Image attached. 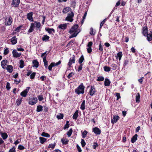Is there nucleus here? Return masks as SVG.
<instances>
[{"instance_id":"47","label":"nucleus","mask_w":152,"mask_h":152,"mask_svg":"<svg viewBox=\"0 0 152 152\" xmlns=\"http://www.w3.org/2000/svg\"><path fill=\"white\" fill-rule=\"evenodd\" d=\"M64 116V115L62 114H60L56 116V117L58 119H62Z\"/></svg>"},{"instance_id":"6","label":"nucleus","mask_w":152,"mask_h":152,"mask_svg":"<svg viewBox=\"0 0 152 152\" xmlns=\"http://www.w3.org/2000/svg\"><path fill=\"white\" fill-rule=\"evenodd\" d=\"M37 102V99L36 97L34 98L29 100L28 103L29 104L33 105L36 104Z\"/></svg>"},{"instance_id":"54","label":"nucleus","mask_w":152,"mask_h":152,"mask_svg":"<svg viewBox=\"0 0 152 152\" xmlns=\"http://www.w3.org/2000/svg\"><path fill=\"white\" fill-rule=\"evenodd\" d=\"M38 99L40 101H42L43 99V96H42V95H39L38 97Z\"/></svg>"},{"instance_id":"3","label":"nucleus","mask_w":152,"mask_h":152,"mask_svg":"<svg viewBox=\"0 0 152 152\" xmlns=\"http://www.w3.org/2000/svg\"><path fill=\"white\" fill-rule=\"evenodd\" d=\"M74 15V14L73 12L70 13H68V15L66 18V20L70 22H72L73 20V18Z\"/></svg>"},{"instance_id":"7","label":"nucleus","mask_w":152,"mask_h":152,"mask_svg":"<svg viewBox=\"0 0 152 152\" xmlns=\"http://www.w3.org/2000/svg\"><path fill=\"white\" fill-rule=\"evenodd\" d=\"M13 57L16 58L19 57L21 55V53H18L15 50H14L12 52Z\"/></svg>"},{"instance_id":"22","label":"nucleus","mask_w":152,"mask_h":152,"mask_svg":"<svg viewBox=\"0 0 152 152\" xmlns=\"http://www.w3.org/2000/svg\"><path fill=\"white\" fill-rule=\"evenodd\" d=\"M47 56V54H46V56L44 57L43 58V61L44 62V66L46 68H47L48 66V61L46 59Z\"/></svg>"},{"instance_id":"29","label":"nucleus","mask_w":152,"mask_h":152,"mask_svg":"<svg viewBox=\"0 0 152 152\" xmlns=\"http://www.w3.org/2000/svg\"><path fill=\"white\" fill-rule=\"evenodd\" d=\"M50 34L52 33V32H53V33L55 32V30L53 28H48L45 29Z\"/></svg>"},{"instance_id":"14","label":"nucleus","mask_w":152,"mask_h":152,"mask_svg":"<svg viewBox=\"0 0 152 152\" xmlns=\"http://www.w3.org/2000/svg\"><path fill=\"white\" fill-rule=\"evenodd\" d=\"M10 39L12 45H15L17 43V39L15 36L12 37Z\"/></svg>"},{"instance_id":"48","label":"nucleus","mask_w":152,"mask_h":152,"mask_svg":"<svg viewBox=\"0 0 152 152\" xmlns=\"http://www.w3.org/2000/svg\"><path fill=\"white\" fill-rule=\"evenodd\" d=\"M55 143L51 144H49L48 148H51L52 149H53L55 146Z\"/></svg>"},{"instance_id":"24","label":"nucleus","mask_w":152,"mask_h":152,"mask_svg":"<svg viewBox=\"0 0 152 152\" xmlns=\"http://www.w3.org/2000/svg\"><path fill=\"white\" fill-rule=\"evenodd\" d=\"M32 63L34 66L36 68L38 67L39 63L37 60H33Z\"/></svg>"},{"instance_id":"30","label":"nucleus","mask_w":152,"mask_h":152,"mask_svg":"<svg viewBox=\"0 0 152 152\" xmlns=\"http://www.w3.org/2000/svg\"><path fill=\"white\" fill-rule=\"evenodd\" d=\"M70 9L69 7H66L63 9L62 12L64 13H66L69 11Z\"/></svg>"},{"instance_id":"59","label":"nucleus","mask_w":152,"mask_h":152,"mask_svg":"<svg viewBox=\"0 0 152 152\" xmlns=\"http://www.w3.org/2000/svg\"><path fill=\"white\" fill-rule=\"evenodd\" d=\"M83 65L82 64H80V65L78 69V71H80L82 70Z\"/></svg>"},{"instance_id":"21","label":"nucleus","mask_w":152,"mask_h":152,"mask_svg":"<svg viewBox=\"0 0 152 152\" xmlns=\"http://www.w3.org/2000/svg\"><path fill=\"white\" fill-rule=\"evenodd\" d=\"M151 33L148 34L146 36H147V40L148 41H150L152 40V31H150Z\"/></svg>"},{"instance_id":"20","label":"nucleus","mask_w":152,"mask_h":152,"mask_svg":"<svg viewBox=\"0 0 152 152\" xmlns=\"http://www.w3.org/2000/svg\"><path fill=\"white\" fill-rule=\"evenodd\" d=\"M6 69L8 72L11 73L12 72L13 68L12 65H8Z\"/></svg>"},{"instance_id":"11","label":"nucleus","mask_w":152,"mask_h":152,"mask_svg":"<svg viewBox=\"0 0 152 152\" xmlns=\"http://www.w3.org/2000/svg\"><path fill=\"white\" fill-rule=\"evenodd\" d=\"M119 119V117L117 116H113V118L111 120V122L112 124H114L117 122V121Z\"/></svg>"},{"instance_id":"8","label":"nucleus","mask_w":152,"mask_h":152,"mask_svg":"<svg viewBox=\"0 0 152 152\" xmlns=\"http://www.w3.org/2000/svg\"><path fill=\"white\" fill-rule=\"evenodd\" d=\"M33 15V12H31L29 13H28L26 15L27 18L29 20L31 21H33V19L32 18V16Z\"/></svg>"},{"instance_id":"53","label":"nucleus","mask_w":152,"mask_h":152,"mask_svg":"<svg viewBox=\"0 0 152 152\" xmlns=\"http://www.w3.org/2000/svg\"><path fill=\"white\" fill-rule=\"evenodd\" d=\"M74 74H75V73L74 72H72L70 73L67 76V77L69 79L70 77H72L73 75H74Z\"/></svg>"},{"instance_id":"13","label":"nucleus","mask_w":152,"mask_h":152,"mask_svg":"<svg viewBox=\"0 0 152 152\" xmlns=\"http://www.w3.org/2000/svg\"><path fill=\"white\" fill-rule=\"evenodd\" d=\"M35 23H31L30 28L29 29L28 32V33H31L34 30L35 27Z\"/></svg>"},{"instance_id":"26","label":"nucleus","mask_w":152,"mask_h":152,"mask_svg":"<svg viewBox=\"0 0 152 152\" xmlns=\"http://www.w3.org/2000/svg\"><path fill=\"white\" fill-rule=\"evenodd\" d=\"M137 134H135V135L133 136L131 139V142L132 143H134L137 140Z\"/></svg>"},{"instance_id":"60","label":"nucleus","mask_w":152,"mask_h":152,"mask_svg":"<svg viewBox=\"0 0 152 152\" xmlns=\"http://www.w3.org/2000/svg\"><path fill=\"white\" fill-rule=\"evenodd\" d=\"M9 152H15V148L13 147L9 151Z\"/></svg>"},{"instance_id":"23","label":"nucleus","mask_w":152,"mask_h":152,"mask_svg":"<svg viewBox=\"0 0 152 152\" xmlns=\"http://www.w3.org/2000/svg\"><path fill=\"white\" fill-rule=\"evenodd\" d=\"M0 134L1 136L4 140L7 139L8 137V135L6 133L1 132Z\"/></svg>"},{"instance_id":"10","label":"nucleus","mask_w":152,"mask_h":152,"mask_svg":"<svg viewBox=\"0 0 152 152\" xmlns=\"http://www.w3.org/2000/svg\"><path fill=\"white\" fill-rule=\"evenodd\" d=\"M20 2V0H13L12 5L14 7H17L18 5Z\"/></svg>"},{"instance_id":"4","label":"nucleus","mask_w":152,"mask_h":152,"mask_svg":"<svg viewBox=\"0 0 152 152\" xmlns=\"http://www.w3.org/2000/svg\"><path fill=\"white\" fill-rule=\"evenodd\" d=\"M12 22V18L11 17H8L5 19V23L6 26L10 25Z\"/></svg>"},{"instance_id":"31","label":"nucleus","mask_w":152,"mask_h":152,"mask_svg":"<svg viewBox=\"0 0 152 152\" xmlns=\"http://www.w3.org/2000/svg\"><path fill=\"white\" fill-rule=\"evenodd\" d=\"M49 38V37L47 35H44L42 38V40L43 41H47L48 40Z\"/></svg>"},{"instance_id":"51","label":"nucleus","mask_w":152,"mask_h":152,"mask_svg":"<svg viewBox=\"0 0 152 152\" xmlns=\"http://www.w3.org/2000/svg\"><path fill=\"white\" fill-rule=\"evenodd\" d=\"M9 53V49H8V48H7L4 50V55H6L7 54Z\"/></svg>"},{"instance_id":"2","label":"nucleus","mask_w":152,"mask_h":152,"mask_svg":"<svg viewBox=\"0 0 152 152\" xmlns=\"http://www.w3.org/2000/svg\"><path fill=\"white\" fill-rule=\"evenodd\" d=\"M85 87L83 84L80 85L75 90V92L77 94H83L84 93Z\"/></svg>"},{"instance_id":"42","label":"nucleus","mask_w":152,"mask_h":152,"mask_svg":"<svg viewBox=\"0 0 152 152\" xmlns=\"http://www.w3.org/2000/svg\"><path fill=\"white\" fill-rule=\"evenodd\" d=\"M69 122L68 121H67L66 122V124L64 126V129H67L69 128Z\"/></svg>"},{"instance_id":"41","label":"nucleus","mask_w":152,"mask_h":152,"mask_svg":"<svg viewBox=\"0 0 152 152\" xmlns=\"http://www.w3.org/2000/svg\"><path fill=\"white\" fill-rule=\"evenodd\" d=\"M73 132V130L72 129H70L67 132V134L68 137H70L71 135Z\"/></svg>"},{"instance_id":"44","label":"nucleus","mask_w":152,"mask_h":152,"mask_svg":"<svg viewBox=\"0 0 152 152\" xmlns=\"http://www.w3.org/2000/svg\"><path fill=\"white\" fill-rule=\"evenodd\" d=\"M54 64L53 62H52L50 64L49 66L48 69L49 70L51 71L53 67L54 66Z\"/></svg>"},{"instance_id":"57","label":"nucleus","mask_w":152,"mask_h":152,"mask_svg":"<svg viewBox=\"0 0 152 152\" xmlns=\"http://www.w3.org/2000/svg\"><path fill=\"white\" fill-rule=\"evenodd\" d=\"M18 148L20 150H22L25 149V147L22 145H19L18 146Z\"/></svg>"},{"instance_id":"1","label":"nucleus","mask_w":152,"mask_h":152,"mask_svg":"<svg viewBox=\"0 0 152 152\" xmlns=\"http://www.w3.org/2000/svg\"><path fill=\"white\" fill-rule=\"evenodd\" d=\"M78 27V26L77 24L74 25L72 27L69 31V33L72 34L69 37L70 38L74 37L77 36L79 32L77 29Z\"/></svg>"},{"instance_id":"45","label":"nucleus","mask_w":152,"mask_h":152,"mask_svg":"<svg viewBox=\"0 0 152 152\" xmlns=\"http://www.w3.org/2000/svg\"><path fill=\"white\" fill-rule=\"evenodd\" d=\"M88 133V132L85 130L82 133V137L83 138H85L87 134Z\"/></svg>"},{"instance_id":"43","label":"nucleus","mask_w":152,"mask_h":152,"mask_svg":"<svg viewBox=\"0 0 152 152\" xmlns=\"http://www.w3.org/2000/svg\"><path fill=\"white\" fill-rule=\"evenodd\" d=\"M22 101V98H20V99H18L16 101V103L17 105H19Z\"/></svg>"},{"instance_id":"55","label":"nucleus","mask_w":152,"mask_h":152,"mask_svg":"<svg viewBox=\"0 0 152 152\" xmlns=\"http://www.w3.org/2000/svg\"><path fill=\"white\" fill-rule=\"evenodd\" d=\"M35 74L36 73L35 72H33L30 75V78L31 79H33L34 78L35 75Z\"/></svg>"},{"instance_id":"46","label":"nucleus","mask_w":152,"mask_h":152,"mask_svg":"<svg viewBox=\"0 0 152 152\" xmlns=\"http://www.w3.org/2000/svg\"><path fill=\"white\" fill-rule=\"evenodd\" d=\"M104 70L105 72H109L110 70V68L109 67L104 66Z\"/></svg>"},{"instance_id":"36","label":"nucleus","mask_w":152,"mask_h":152,"mask_svg":"<svg viewBox=\"0 0 152 152\" xmlns=\"http://www.w3.org/2000/svg\"><path fill=\"white\" fill-rule=\"evenodd\" d=\"M43 107L42 106L39 105L37 106V112L41 111L42 110Z\"/></svg>"},{"instance_id":"39","label":"nucleus","mask_w":152,"mask_h":152,"mask_svg":"<svg viewBox=\"0 0 152 152\" xmlns=\"http://www.w3.org/2000/svg\"><path fill=\"white\" fill-rule=\"evenodd\" d=\"M84 58L83 55L81 56L79 60V62L80 64H82L83 61L84 60Z\"/></svg>"},{"instance_id":"32","label":"nucleus","mask_w":152,"mask_h":152,"mask_svg":"<svg viewBox=\"0 0 152 152\" xmlns=\"http://www.w3.org/2000/svg\"><path fill=\"white\" fill-rule=\"evenodd\" d=\"M40 142L41 143L43 144L47 140V139L43 137H39Z\"/></svg>"},{"instance_id":"58","label":"nucleus","mask_w":152,"mask_h":152,"mask_svg":"<svg viewBox=\"0 0 152 152\" xmlns=\"http://www.w3.org/2000/svg\"><path fill=\"white\" fill-rule=\"evenodd\" d=\"M116 96H117V100H118L119 99L121 98V96H120V94L119 93H115Z\"/></svg>"},{"instance_id":"61","label":"nucleus","mask_w":152,"mask_h":152,"mask_svg":"<svg viewBox=\"0 0 152 152\" xmlns=\"http://www.w3.org/2000/svg\"><path fill=\"white\" fill-rule=\"evenodd\" d=\"M22 27V26H20L19 27L16 28L15 31H17L18 32L19 31L21 28Z\"/></svg>"},{"instance_id":"15","label":"nucleus","mask_w":152,"mask_h":152,"mask_svg":"<svg viewBox=\"0 0 152 152\" xmlns=\"http://www.w3.org/2000/svg\"><path fill=\"white\" fill-rule=\"evenodd\" d=\"M58 28L62 30H64L66 29L67 27V24L64 23L59 25Z\"/></svg>"},{"instance_id":"19","label":"nucleus","mask_w":152,"mask_h":152,"mask_svg":"<svg viewBox=\"0 0 152 152\" xmlns=\"http://www.w3.org/2000/svg\"><path fill=\"white\" fill-rule=\"evenodd\" d=\"M143 31L142 32V33L144 36H146V35L148 34V29L146 27H144L142 29Z\"/></svg>"},{"instance_id":"63","label":"nucleus","mask_w":152,"mask_h":152,"mask_svg":"<svg viewBox=\"0 0 152 152\" xmlns=\"http://www.w3.org/2000/svg\"><path fill=\"white\" fill-rule=\"evenodd\" d=\"M91 31L90 32V34L91 35H94L95 34V33H94L93 31V29L92 28H91L90 29Z\"/></svg>"},{"instance_id":"34","label":"nucleus","mask_w":152,"mask_h":152,"mask_svg":"<svg viewBox=\"0 0 152 152\" xmlns=\"http://www.w3.org/2000/svg\"><path fill=\"white\" fill-rule=\"evenodd\" d=\"M41 135L42 136L45 137H49L50 135L48 133H46L43 132L41 134Z\"/></svg>"},{"instance_id":"50","label":"nucleus","mask_w":152,"mask_h":152,"mask_svg":"<svg viewBox=\"0 0 152 152\" xmlns=\"http://www.w3.org/2000/svg\"><path fill=\"white\" fill-rule=\"evenodd\" d=\"M104 78L102 76H100L98 77L97 80L99 81H103L104 80Z\"/></svg>"},{"instance_id":"27","label":"nucleus","mask_w":152,"mask_h":152,"mask_svg":"<svg viewBox=\"0 0 152 152\" xmlns=\"http://www.w3.org/2000/svg\"><path fill=\"white\" fill-rule=\"evenodd\" d=\"M140 96L139 93H137L136 96V101L137 103H138L140 101Z\"/></svg>"},{"instance_id":"62","label":"nucleus","mask_w":152,"mask_h":152,"mask_svg":"<svg viewBox=\"0 0 152 152\" xmlns=\"http://www.w3.org/2000/svg\"><path fill=\"white\" fill-rule=\"evenodd\" d=\"M99 50L101 51H102L103 50V47L101 43H100V44L99 45Z\"/></svg>"},{"instance_id":"52","label":"nucleus","mask_w":152,"mask_h":152,"mask_svg":"<svg viewBox=\"0 0 152 152\" xmlns=\"http://www.w3.org/2000/svg\"><path fill=\"white\" fill-rule=\"evenodd\" d=\"M110 66L112 67V69L113 70H115L117 67V65L115 64H112Z\"/></svg>"},{"instance_id":"38","label":"nucleus","mask_w":152,"mask_h":152,"mask_svg":"<svg viewBox=\"0 0 152 152\" xmlns=\"http://www.w3.org/2000/svg\"><path fill=\"white\" fill-rule=\"evenodd\" d=\"M61 141L64 144H66L69 142V140L66 139H61Z\"/></svg>"},{"instance_id":"40","label":"nucleus","mask_w":152,"mask_h":152,"mask_svg":"<svg viewBox=\"0 0 152 152\" xmlns=\"http://www.w3.org/2000/svg\"><path fill=\"white\" fill-rule=\"evenodd\" d=\"M24 61L22 60H21L20 61L19 67L21 68H22L24 67Z\"/></svg>"},{"instance_id":"33","label":"nucleus","mask_w":152,"mask_h":152,"mask_svg":"<svg viewBox=\"0 0 152 152\" xmlns=\"http://www.w3.org/2000/svg\"><path fill=\"white\" fill-rule=\"evenodd\" d=\"M78 116V111L77 110L74 113L73 118L74 119L76 120Z\"/></svg>"},{"instance_id":"12","label":"nucleus","mask_w":152,"mask_h":152,"mask_svg":"<svg viewBox=\"0 0 152 152\" xmlns=\"http://www.w3.org/2000/svg\"><path fill=\"white\" fill-rule=\"evenodd\" d=\"M35 23H31L30 28L29 29L28 32V33H31L34 30L35 27Z\"/></svg>"},{"instance_id":"9","label":"nucleus","mask_w":152,"mask_h":152,"mask_svg":"<svg viewBox=\"0 0 152 152\" xmlns=\"http://www.w3.org/2000/svg\"><path fill=\"white\" fill-rule=\"evenodd\" d=\"M93 132L96 134H100L101 133L100 130L97 127L93 128Z\"/></svg>"},{"instance_id":"56","label":"nucleus","mask_w":152,"mask_h":152,"mask_svg":"<svg viewBox=\"0 0 152 152\" xmlns=\"http://www.w3.org/2000/svg\"><path fill=\"white\" fill-rule=\"evenodd\" d=\"M10 83L8 82H7L6 86V88L7 90H9L10 88Z\"/></svg>"},{"instance_id":"35","label":"nucleus","mask_w":152,"mask_h":152,"mask_svg":"<svg viewBox=\"0 0 152 152\" xmlns=\"http://www.w3.org/2000/svg\"><path fill=\"white\" fill-rule=\"evenodd\" d=\"M122 56V53L121 52H119L117 54V58H118L119 60H120Z\"/></svg>"},{"instance_id":"49","label":"nucleus","mask_w":152,"mask_h":152,"mask_svg":"<svg viewBox=\"0 0 152 152\" xmlns=\"http://www.w3.org/2000/svg\"><path fill=\"white\" fill-rule=\"evenodd\" d=\"M81 143L83 147H84L86 144V143L85 140L83 139H81Z\"/></svg>"},{"instance_id":"18","label":"nucleus","mask_w":152,"mask_h":152,"mask_svg":"<svg viewBox=\"0 0 152 152\" xmlns=\"http://www.w3.org/2000/svg\"><path fill=\"white\" fill-rule=\"evenodd\" d=\"M95 88L93 86H91V89L89 91V94L91 96H93L95 93Z\"/></svg>"},{"instance_id":"64","label":"nucleus","mask_w":152,"mask_h":152,"mask_svg":"<svg viewBox=\"0 0 152 152\" xmlns=\"http://www.w3.org/2000/svg\"><path fill=\"white\" fill-rule=\"evenodd\" d=\"M92 44L93 43L92 42H90L88 43V44L87 45V46L88 47L91 48V46Z\"/></svg>"},{"instance_id":"25","label":"nucleus","mask_w":152,"mask_h":152,"mask_svg":"<svg viewBox=\"0 0 152 152\" xmlns=\"http://www.w3.org/2000/svg\"><path fill=\"white\" fill-rule=\"evenodd\" d=\"M110 82L107 78H106L104 82V84L105 86H108L110 85Z\"/></svg>"},{"instance_id":"16","label":"nucleus","mask_w":152,"mask_h":152,"mask_svg":"<svg viewBox=\"0 0 152 152\" xmlns=\"http://www.w3.org/2000/svg\"><path fill=\"white\" fill-rule=\"evenodd\" d=\"M74 56L72 58H70L68 64V65L69 66H70L72 64V63H74L75 62V56Z\"/></svg>"},{"instance_id":"5","label":"nucleus","mask_w":152,"mask_h":152,"mask_svg":"<svg viewBox=\"0 0 152 152\" xmlns=\"http://www.w3.org/2000/svg\"><path fill=\"white\" fill-rule=\"evenodd\" d=\"M29 87H27L26 89L21 92L20 94V95L23 97H26L29 91Z\"/></svg>"},{"instance_id":"28","label":"nucleus","mask_w":152,"mask_h":152,"mask_svg":"<svg viewBox=\"0 0 152 152\" xmlns=\"http://www.w3.org/2000/svg\"><path fill=\"white\" fill-rule=\"evenodd\" d=\"M85 100H83L80 106V108L81 110H83L85 109Z\"/></svg>"},{"instance_id":"37","label":"nucleus","mask_w":152,"mask_h":152,"mask_svg":"<svg viewBox=\"0 0 152 152\" xmlns=\"http://www.w3.org/2000/svg\"><path fill=\"white\" fill-rule=\"evenodd\" d=\"M34 23H35V25L37 28H39L40 27L41 24L39 22L35 21Z\"/></svg>"},{"instance_id":"17","label":"nucleus","mask_w":152,"mask_h":152,"mask_svg":"<svg viewBox=\"0 0 152 152\" xmlns=\"http://www.w3.org/2000/svg\"><path fill=\"white\" fill-rule=\"evenodd\" d=\"M7 64V61L6 60H3L1 62V65L2 68L4 69L5 66Z\"/></svg>"}]
</instances>
